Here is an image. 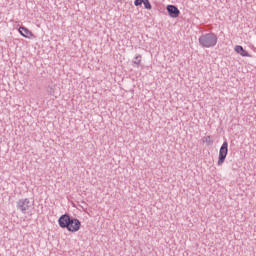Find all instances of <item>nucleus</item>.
<instances>
[{
	"mask_svg": "<svg viewBox=\"0 0 256 256\" xmlns=\"http://www.w3.org/2000/svg\"><path fill=\"white\" fill-rule=\"evenodd\" d=\"M235 51L241 55V57H251V54H249V52L245 50V48H243L241 45L235 46Z\"/></svg>",
	"mask_w": 256,
	"mask_h": 256,
	"instance_id": "7",
	"label": "nucleus"
},
{
	"mask_svg": "<svg viewBox=\"0 0 256 256\" xmlns=\"http://www.w3.org/2000/svg\"><path fill=\"white\" fill-rule=\"evenodd\" d=\"M58 225L61 229H67L70 233H77L81 229V221L69 215V213H65L59 217Z\"/></svg>",
	"mask_w": 256,
	"mask_h": 256,
	"instance_id": "1",
	"label": "nucleus"
},
{
	"mask_svg": "<svg viewBox=\"0 0 256 256\" xmlns=\"http://www.w3.org/2000/svg\"><path fill=\"white\" fill-rule=\"evenodd\" d=\"M166 10L168 11V15L172 17V19H177L179 15H181V11H179V8L175 5H168L166 7Z\"/></svg>",
	"mask_w": 256,
	"mask_h": 256,
	"instance_id": "5",
	"label": "nucleus"
},
{
	"mask_svg": "<svg viewBox=\"0 0 256 256\" xmlns=\"http://www.w3.org/2000/svg\"><path fill=\"white\" fill-rule=\"evenodd\" d=\"M134 59V65H136V67H139L141 65V55L136 56Z\"/></svg>",
	"mask_w": 256,
	"mask_h": 256,
	"instance_id": "10",
	"label": "nucleus"
},
{
	"mask_svg": "<svg viewBox=\"0 0 256 256\" xmlns=\"http://www.w3.org/2000/svg\"><path fill=\"white\" fill-rule=\"evenodd\" d=\"M142 4L144 5L145 9H147L148 11H151V9H153V6H151V2H149V0H144Z\"/></svg>",
	"mask_w": 256,
	"mask_h": 256,
	"instance_id": "9",
	"label": "nucleus"
},
{
	"mask_svg": "<svg viewBox=\"0 0 256 256\" xmlns=\"http://www.w3.org/2000/svg\"><path fill=\"white\" fill-rule=\"evenodd\" d=\"M145 0H135L134 1V5L135 7H141V5H143Z\"/></svg>",
	"mask_w": 256,
	"mask_h": 256,
	"instance_id": "11",
	"label": "nucleus"
},
{
	"mask_svg": "<svg viewBox=\"0 0 256 256\" xmlns=\"http://www.w3.org/2000/svg\"><path fill=\"white\" fill-rule=\"evenodd\" d=\"M228 153H229V143L227 142V140H225L219 150V156H218L219 166L225 163V159H227Z\"/></svg>",
	"mask_w": 256,
	"mask_h": 256,
	"instance_id": "3",
	"label": "nucleus"
},
{
	"mask_svg": "<svg viewBox=\"0 0 256 256\" xmlns=\"http://www.w3.org/2000/svg\"><path fill=\"white\" fill-rule=\"evenodd\" d=\"M203 143H206L208 146L213 144V138L211 136H205L202 139Z\"/></svg>",
	"mask_w": 256,
	"mask_h": 256,
	"instance_id": "8",
	"label": "nucleus"
},
{
	"mask_svg": "<svg viewBox=\"0 0 256 256\" xmlns=\"http://www.w3.org/2000/svg\"><path fill=\"white\" fill-rule=\"evenodd\" d=\"M16 207L18 211H21V213L25 215L29 211V209L33 207V203H31V200H29L28 198H22L17 201Z\"/></svg>",
	"mask_w": 256,
	"mask_h": 256,
	"instance_id": "4",
	"label": "nucleus"
},
{
	"mask_svg": "<svg viewBox=\"0 0 256 256\" xmlns=\"http://www.w3.org/2000/svg\"><path fill=\"white\" fill-rule=\"evenodd\" d=\"M217 36L215 33L210 32L207 34H203L199 37V45L200 47H204L206 49H209L211 47H215L217 45Z\"/></svg>",
	"mask_w": 256,
	"mask_h": 256,
	"instance_id": "2",
	"label": "nucleus"
},
{
	"mask_svg": "<svg viewBox=\"0 0 256 256\" xmlns=\"http://www.w3.org/2000/svg\"><path fill=\"white\" fill-rule=\"evenodd\" d=\"M20 35H22V37H25L26 39H31V37H33V32H31L28 28H26L25 26H21L18 29Z\"/></svg>",
	"mask_w": 256,
	"mask_h": 256,
	"instance_id": "6",
	"label": "nucleus"
}]
</instances>
